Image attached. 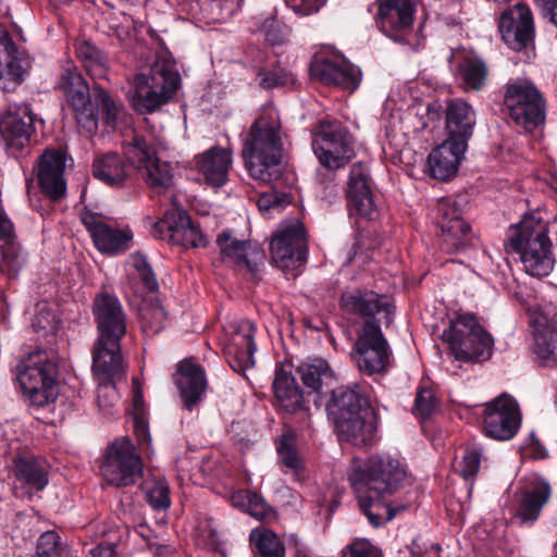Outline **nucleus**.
Listing matches in <instances>:
<instances>
[{
	"instance_id": "43",
	"label": "nucleus",
	"mask_w": 557,
	"mask_h": 557,
	"mask_svg": "<svg viewBox=\"0 0 557 557\" xmlns=\"http://www.w3.org/2000/svg\"><path fill=\"white\" fill-rule=\"evenodd\" d=\"M459 73L466 89L480 90L487 78V67L479 58H466L459 65Z\"/></svg>"
},
{
	"instance_id": "12",
	"label": "nucleus",
	"mask_w": 557,
	"mask_h": 557,
	"mask_svg": "<svg viewBox=\"0 0 557 557\" xmlns=\"http://www.w3.org/2000/svg\"><path fill=\"white\" fill-rule=\"evenodd\" d=\"M58 87L72 109L77 124L88 134L96 132L98 127L97 109L81 72L75 66L64 69Z\"/></svg>"
},
{
	"instance_id": "25",
	"label": "nucleus",
	"mask_w": 557,
	"mask_h": 557,
	"mask_svg": "<svg viewBox=\"0 0 557 557\" xmlns=\"http://www.w3.org/2000/svg\"><path fill=\"white\" fill-rule=\"evenodd\" d=\"M34 116L27 104H11L2 116L0 131L9 149L21 150L33 133Z\"/></svg>"
},
{
	"instance_id": "13",
	"label": "nucleus",
	"mask_w": 557,
	"mask_h": 557,
	"mask_svg": "<svg viewBox=\"0 0 557 557\" xmlns=\"http://www.w3.org/2000/svg\"><path fill=\"white\" fill-rule=\"evenodd\" d=\"M106 481L117 487L135 484L143 475V462L129 438L115 441L101 465Z\"/></svg>"
},
{
	"instance_id": "23",
	"label": "nucleus",
	"mask_w": 557,
	"mask_h": 557,
	"mask_svg": "<svg viewBox=\"0 0 557 557\" xmlns=\"http://www.w3.org/2000/svg\"><path fill=\"white\" fill-rule=\"evenodd\" d=\"M92 311L98 337L123 338L126 334V313L116 296L108 293L98 295Z\"/></svg>"
},
{
	"instance_id": "46",
	"label": "nucleus",
	"mask_w": 557,
	"mask_h": 557,
	"mask_svg": "<svg viewBox=\"0 0 557 557\" xmlns=\"http://www.w3.org/2000/svg\"><path fill=\"white\" fill-rule=\"evenodd\" d=\"M146 498L152 508L158 510L168 509L171 506V498L166 480L162 476H158L147 481Z\"/></svg>"
},
{
	"instance_id": "54",
	"label": "nucleus",
	"mask_w": 557,
	"mask_h": 557,
	"mask_svg": "<svg viewBox=\"0 0 557 557\" xmlns=\"http://www.w3.org/2000/svg\"><path fill=\"white\" fill-rule=\"evenodd\" d=\"M61 550L59 535L54 531H48L38 540L36 557H61Z\"/></svg>"
},
{
	"instance_id": "53",
	"label": "nucleus",
	"mask_w": 557,
	"mask_h": 557,
	"mask_svg": "<svg viewBox=\"0 0 557 557\" xmlns=\"http://www.w3.org/2000/svg\"><path fill=\"white\" fill-rule=\"evenodd\" d=\"M436 406L437 398L433 389L428 387L418 389L412 409L414 416L422 419L428 418L435 410Z\"/></svg>"
},
{
	"instance_id": "33",
	"label": "nucleus",
	"mask_w": 557,
	"mask_h": 557,
	"mask_svg": "<svg viewBox=\"0 0 557 557\" xmlns=\"http://www.w3.org/2000/svg\"><path fill=\"white\" fill-rule=\"evenodd\" d=\"M476 123L473 108L461 99L453 100L446 108L447 139L468 147Z\"/></svg>"
},
{
	"instance_id": "48",
	"label": "nucleus",
	"mask_w": 557,
	"mask_h": 557,
	"mask_svg": "<svg viewBox=\"0 0 557 557\" xmlns=\"http://www.w3.org/2000/svg\"><path fill=\"white\" fill-rule=\"evenodd\" d=\"M92 101L97 111H102L107 125L114 127L122 110V104L115 102L101 86L92 88Z\"/></svg>"
},
{
	"instance_id": "58",
	"label": "nucleus",
	"mask_w": 557,
	"mask_h": 557,
	"mask_svg": "<svg viewBox=\"0 0 557 557\" xmlns=\"http://www.w3.org/2000/svg\"><path fill=\"white\" fill-rule=\"evenodd\" d=\"M288 202L289 199L286 195L269 191L260 195L257 206L261 212L281 211Z\"/></svg>"
},
{
	"instance_id": "14",
	"label": "nucleus",
	"mask_w": 557,
	"mask_h": 557,
	"mask_svg": "<svg viewBox=\"0 0 557 557\" xmlns=\"http://www.w3.org/2000/svg\"><path fill=\"white\" fill-rule=\"evenodd\" d=\"M79 218L100 252L116 256L133 246L134 233L128 226H115L107 216L88 208L81 211Z\"/></svg>"
},
{
	"instance_id": "5",
	"label": "nucleus",
	"mask_w": 557,
	"mask_h": 557,
	"mask_svg": "<svg viewBox=\"0 0 557 557\" xmlns=\"http://www.w3.org/2000/svg\"><path fill=\"white\" fill-rule=\"evenodd\" d=\"M181 86L175 63L158 58L147 71L137 73L132 81L131 102L141 113H151L168 103Z\"/></svg>"
},
{
	"instance_id": "55",
	"label": "nucleus",
	"mask_w": 557,
	"mask_h": 557,
	"mask_svg": "<svg viewBox=\"0 0 557 557\" xmlns=\"http://www.w3.org/2000/svg\"><path fill=\"white\" fill-rule=\"evenodd\" d=\"M481 456L482 451L478 447H469L465 450L460 465V473L465 479L473 478L478 473Z\"/></svg>"
},
{
	"instance_id": "30",
	"label": "nucleus",
	"mask_w": 557,
	"mask_h": 557,
	"mask_svg": "<svg viewBox=\"0 0 557 557\" xmlns=\"http://www.w3.org/2000/svg\"><path fill=\"white\" fill-rule=\"evenodd\" d=\"M195 164L205 182L219 188L227 182L228 171L232 166V152L226 148L212 147L196 156Z\"/></svg>"
},
{
	"instance_id": "11",
	"label": "nucleus",
	"mask_w": 557,
	"mask_h": 557,
	"mask_svg": "<svg viewBox=\"0 0 557 557\" xmlns=\"http://www.w3.org/2000/svg\"><path fill=\"white\" fill-rule=\"evenodd\" d=\"M433 218L440 228V247L447 253H457L472 245L470 225L462 219L453 198H441L433 208Z\"/></svg>"
},
{
	"instance_id": "47",
	"label": "nucleus",
	"mask_w": 557,
	"mask_h": 557,
	"mask_svg": "<svg viewBox=\"0 0 557 557\" xmlns=\"http://www.w3.org/2000/svg\"><path fill=\"white\" fill-rule=\"evenodd\" d=\"M257 79L263 89L290 86L296 82L295 75L281 66L258 70Z\"/></svg>"
},
{
	"instance_id": "22",
	"label": "nucleus",
	"mask_w": 557,
	"mask_h": 557,
	"mask_svg": "<svg viewBox=\"0 0 557 557\" xmlns=\"http://www.w3.org/2000/svg\"><path fill=\"white\" fill-rule=\"evenodd\" d=\"M65 153L59 149H46L38 158L35 173L42 193L55 201L66 191Z\"/></svg>"
},
{
	"instance_id": "1",
	"label": "nucleus",
	"mask_w": 557,
	"mask_h": 557,
	"mask_svg": "<svg viewBox=\"0 0 557 557\" xmlns=\"http://www.w3.org/2000/svg\"><path fill=\"white\" fill-rule=\"evenodd\" d=\"M404 465L389 454H375L356 461L348 480L359 507L369 522L380 527L395 517L386 497L395 493L406 478Z\"/></svg>"
},
{
	"instance_id": "16",
	"label": "nucleus",
	"mask_w": 557,
	"mask_h": 557,
	"mask_svg": "<svg viewBox=\"0 0 557 557\" xmlns=\"http://www.w3.org/2000/svg\"><path fill=\"white\" fill-rule=\"evenodd\" d=\"M355 359L358 368L367 374L381 373L389 363V347L381 326L368 321L358 334L355 344Z\"/></svg>"
},
{
	"instance_id": "17",
	"label": "nucleus",
	"mask_w": 557,
	"mask_h": 557,
	"mask_svg": "<svg viewBox=\"0 0 557 557\" xmlns=\"http://www.w3.org/2000/svg\"><path fill=\"white\" fill-rule=\"evenodd\" d=\"M377 28L395 42H405L412 34L416 5L413 0H375Z\"/></svg>"
},
{
	"instance_id": "56",
	"label": "nucleus",
	"mask_w": 557,
	"mask_h": 557,
	"mask_svg": "<svg viewBox=\"0 0 557 557\" xmlns=\"http://www.w3.org/2000/svg\"><path fill=\"white\" fill-rule=\"evenodd\" d=\"M343 557H382V555L368 540L358 539L345 547Z\"/></svg>"
},
{
	"instance_id": "19",
	"label": "nucleus",
	"mask_w": 557,
	"mask_h": 557,
	"mask_svg": "<svg viewBox=\"0 0 557 557\" xmlns=\"http://www.w3.org/2000/svg\"><path fill=\"white\" fill-rule=\"evenodd\" d=\"M482 416L484 433L493 440L508 441L520 428L518 404L508 394H502L486 403Z\"/></svg>"
},
{
	"instance_id": "36",
	"label": "nucleus",
	"mask_w": 557,
	"mask_h": 557,
	"mask_svg": "<svg viewBox=\"0 0 557 557\" xmlns=\"http://www.w3.org/2000/svg\"><path fill=\"white\" fill-rule=\"evenodd\" d=\"M550 496V486L546 481H537L532 487L520 493L517 517L522 522L535 521L540 517L543 506Z\"/></svg>"
},
{
	"instance_id": "9",
	"label": "nucleus",
	"mask_w": 557,
	"mask_h": 557,
	"mask_svg": "<svg viewBox=\"0 0 557 557\" xmlns=\"http://www.w3.org/2000/svg\"><path fill=\"white\" fill-rule=\"evenodd\" d=\"M504 104L510 119L528 132L544 123V98L535 85L528 79H516L507 84Z\"/></svg>"
},
{
	"instance_id": "7",
	"label": "nucleus",
	"mask_w": 557,
	"mask_h": 557,
	"mask_svg": "<svg viewBox=\"0 0 557 557\" xmlns=\"http://www.w3.org/2000/svg\"><path fill=\"white\" fill-rule=\"evenodd\" d=\"M443 337L458 360L481 361L492 356L493 338L472 314H459Z\"/></svg>"
},
{
	"instance_id": "64",
	"label": "nucleus",
	"mask_w": 557,
	"mask_h": 557,
	"mask_svg": "<svg viewBox=\"0 0 557 557\" xmlns=\"http://www.w3.org/2000/svg\"><path fill=\"white\" fill-rule=\"evenodd\" d=\"M89 557H117L113 544H99L89 552Z\"/></svg>"
},
{
	"instance_id": "59",
	"label": "nucleus",
	"mask_w": 557,
	"mask_h": 557,
	"mask_svg": "<svg viewBox=\"0 0 557 557\" xmlns=\"http://www.w3.org/2000/svg\"><path fill=\"white\" fill-rule=\"evenodd\" d=\"M327 0H285L286 5L297 15L308 16L320 11Z\"/></svg>"
},
{
	"instance_id": "50",
	"label": "nucleus",
	"mask_w": 557,
	"mask_h": 557,
	"mask_svg": "<svg viewBox=\"0 0 557 557\" xmlns=\"http://www.w3.org/2000/svg\"><path fill=\"white\" fill-rule=\"evenodd\" d=\"M535 354L547 364L557 363V331L535 334Z\"/></svg>"
},
{
	"instance_id": "8",
	"label": "nucleus",
	"mask_w": 557,
	"mask_h": 557,
	"mask_svg": "<svg viewBox=\"0 0 557 557\" xmlns=\"http://www.w3.org/2000/svg\"><path fill=\"white\" fill-rule=\"evenodd\" d=\"M311 145L320 164L330 170L345 166L355 157L354 138L338 121H321Z\"/></svg>"
},
{
	"instance_id": "38",
	"label": "nucleus",
	"mask_w": 557,
	"mask_h": 557,
	"mask_svg": "<svg viewBox=\"0 0 557 557\" xmlns=\"http://www.w3.org/2000/svg\"><path fill=\"white\" fill-rule=\"evenodd\" d=\"M297 372L304 384L313 392L320 393L336 381V374L326 360L313 358L298 366Z\"/></svg>"
},
{
	"instance_id": "24",
	"label": "nucleus",
	"mask_w": 557,
	"mask_h": 557,
	"mask_svg": "<svg viewBox=\"0 0 557 557\" xmlns=\"http://www.w3.org/2000/svg\"><path fill=\"white\" fill-rule=\"evenodd\" d=\"M347 196L351 213H356L369 220L374 218L376 207L372 195V181L367 164L357 162L351 166Z\"/></svg>"
},
{
	"instance_id": "29",
	"label": "nucleus",
	"mask_w": 557,
	"mask_h": 557,
	"mask_svg": "<svg viewBox=\"0 0 557 557\" xmlns=\"http://www.w3.org/2000/svg\"><path fill=\"white\" fill-rule=\"evenodd\" d=\"M121 339L98 337L92 348V371L99 379H113L124 373Z\"/></svg>"
},
{
	"instance_id": "15",
	"label": "nucleus",
	"mask_w": 557,
	"mask_h": 557,
	"mask_svg": "<svg viewBox=\"0 0 557 557\" xmlns=\"http://www.w3.org/2000/svg\"><path fill=\"white\" fill-rule=\"evenodd\" d=\"M256 326L248 320H234L224 326V351L231 368L239 373L255 366Z\"/></svg>"
},
{
	"instance_id": "40",
	"label": "nucleus",
	"mask_w": 557,
	"mask_h": 557,
	"mask_svg": "<svg viewBox=\"0 0 557 557\" xmlns=\"http://www.w3.org/2000/svg\"><path fill=\"white\" fill-rule=\"evenodd\" d=\"M256 557H284L285 549L276 534L270 530L256 528L250 533Z\"/></svg>"
},
{
	"instance_id": "49",
	"label": "nucleus",
	"mask_w": 557,
	"mask_h": 557,
	"mask_svg": "<svg viewBox=\"0 0 557 557\" xmlns=\"http://www.w3.org/2000/svg\"><path fill=\"white\" fill-rule=\"evenodd\" d=\"M127 264L135 270L148 290L154 292L158 289L159 285L156 274L143 253H132L128 258Z\"/></svg>"
},
{
	"instance_id": "18",
	"label": "nucleus",
	"mask_w": 557,
	"mask_h": 557,
	"mask_svg": "<svg viewBox=\"0 0 557 557\" xmlns=\"http://www.w3.org/2000/svg\"><path fill=\"white\" fill-rule=\"evenodd\" d=\"M307 236L298 220L283 223L271 242L272 259L278 268H299L307 259Z\"/></svg>"
},
{
	"instance_id": "57",
	"label": "nucleus",
	"mask_w": 557,
	"mask_h": 557,
	"mask_svg": "<svg viewBox=\"0 0 557 557\" xmlns=\"http://www.w3.org/2000/svg\"><path fill=\"white\" fill-rule=\"evenodd\" d=\"M13 62H21V60L16 57V48L7 29L0 25V66Z\"/></svg>"
},
{
	"instance_id": "61",
	"label": "nucleus",
	"mask_w": 557,
	"mask_h": 557,
	"mask_svg": "<svg viewBox=\"0 0 557 557\" xmlns=\"http://www.w3.org/2000/svg\"><path fill=\"white\" fill-rule=\"evenodd\" d=\"M134 421V432L137 438L138 444L148 446L150 445V432L148 428V422L145 416L137 414L133 418Z\"/></svg>"
},
{
	"instance_id": "60",
	"label": "nucleus",
	"mask_w": 557,
	"mask_h": 557,
	"mask_svg": "<svg viewBox=\"0 0 557 557\" xmlns=\"http://www.w3.org/2000/svg\"><path fill=\"white\" fill-rule=\"evenodd\" d=\"M83 64L88 74L94 78L106 77L108 71L107 58L99 49L90 55V59L84 61Z\"/></svg>"
},
{
	"instance_id": "37",
	"label": "nucleus",
	"mask_w": 557,
	"mask_h": 557,
	"mask_svg": "<svg viewBox=\"0 0 557 557\" xmlns=\"http://www.w3.org/2000/svg\"><path fill=\"white\" fill-rule=\"evenodd\" d=\"M94 176L112 187L122 186L129 177V166L116 153H106L94 161Z\"/></svg>"
},
{
	"instance_id": "35",
	"label": "nucleus",
	"mask_w": 557,
	"mask_h": 557,
	"mask_svg": "<svg viewBox=\"0 0 557 557\" xmlns=\"http://www.w3.org/2000/svg\"><path fill=\"white\" fill-rule=\"evenodd\" d=\"M14 472L16 481L21 487L26 488V493L42 491L49 482L48 466L44 460L18 457L14 460Z\"/></svg>"
},
{
	"instance_id": "21",
	"label": "nucleus",
	"mask_w": 557,
	"mask_h": 557,
	"mask_svg": "<svg viewBox=\"0 0 557 557\" xmlns=\"http://www.w3.org/2000/svg\"><path fill=\"white\" fill-rule=\"evenodd\" d=\"M498 29L506 45L516 51H520L533 40L534 23L530 8L517 2L506 9L498 22Z\"/></svg>"
},
{
	"instance_id": "62",
	"label": "nucleus",
	"mask_w": 557,
	"mask_h": 557,
	"mask_svg": "<svg viewBox=\"0 0 557 557\" xmlns=\"http://www.w3.org/2000/svg\"><path fill=\"white\" fill-rule=\"evenodd\" d=\"M97 50L98 48L85 39H79L75 44L76 55L82 62L90 59V55L96 53Z\"/></svg>"
},
{
	"instance_id": "41",
	"label": "nucleus",
	"mask_w": 557,
	"mask_h": 557,
	"mask_svg": "<svg viewBox=\"0 0 557 557\" xmlns=\"http://www.w3.org/2000/svg\"><path fill=\"white\" fill-rule=\"evenodd\" d=\"M277 455L280 463L286 468V473L289 472L298 478L304 469V462L296 449V440L292 432L282 435L277 445Z\"/></svg>"
},
{
	"instance_id": "34",
	"label": "nucleus",
	"mask_w": 557,
	"mask_h": 557,
	"mask_svg": "<svg viewBox=\"0 0 557 557\" xmlns=\"http://www.w3.org/2000/svg\"><path fill=\"white\" fill-rule=\"evenodd\" d=\"M273 392L277 405L286 412L305 410L302 392L289 371L277 369L273 381Z\"/></svg>"
},
{
	"instance_id": "44",
	"label": "nucleus",
	"mask_w": 557,
	"mask_h": 557,
	"mask_svg": "<svg viewBox=\"0 0 557 557\" xmlns=\"http://www.w3.org/2000/svg\"><path fill=\"white\" fill-rule=\"evenodd\" d=\"M141 330L147 336L159 333L166 320V312L157 300L147 301L139 310Z\"/></svg>"
},
{
	"instance_id": "2",
	"label": "nucleus",
	"mask_w": 557,
	"mask_h": 557,
	"mask_svg": "<svg viewBox=\"0 0 557 557\" xmlns=\"http://www.w3.org/2000/svg\"><path fill=\"white\" fill-rule=\"evenodd\" d=\"M282 151L278 112L274 107L267 106L244 140L243 157L250 176L263 183L276 180Z\"/></svg>"
},
{
	"instance_id": "3",
	"label": "nucleus",
	"mask_w": 557,
	"mask_h": 557,
	"mask_svg": "<svg viewBox=\"0 0 557 557\" xmlns=\"http://www.w3.org/2000/svg\"><path fill=\"white\" fill-rule=\"evenodd\" d=\"M329 410L335 423V431L342 441L354 446H362L374 440L375 414L361 386L335 389Z\"/></svg>"
},
{
	"instance_id": "31",
	"label": "nucleus",
	"mask_w": 557,
	"mask_h": 557,
	"mask_svg": "<svg viewBox=\"0 0 557 557\" xmlns=\"http://www.w3.org/2000/svg\"><path fill=\"white\" fill-rule=\"evenodd\" d=\"M181 398L186 409L191 410L198 404L207 387L205 371L190 360H183L174 375Z\"/></svg>"
},
{
	"instance_id": "63",
	"label": "nucleus",
	"mask_w": 557,
	"mask_h": 557,
	"mask_svg": "<svg viewBox=\"0 0 557 557\" xmlns=\"http://www.w3.org/2000/svg\"><path fill=\"white\" fill-rule=\"evenodd\" d=\"M549 21L557 26V0H535Z\"/></svg>"
},
{
	"instance_id": "26",
	"label": "nucleus",
	"mask_w": 557,
	"mask_h": 557,
	"mask_svg": "<svg viewBox=\"0 0 557 557\" xmlns=\"http://www.w3.org/2000/svg\"><path fill=\"white\" fill-rule=\"evenodd\" d=\"M158 226L161 231H165L164 239L173 245L198 248L206 247L208 244L207 237L183 210H173L168 213Z\"/></svg>"
},
{
	"instance_id": "4",
	"label": "nucleus",
	"mask_w": 557,
	"mask_h": 557,
	"mask_svg": "<svg viewBox=\"0 0 557 557\" xmlns=\"http://www.w3.org/2000/svg\"><path fill=\"white\" fill-rule=\"evenodd\" d=\"M509 247L518 253L528 274L542 277L554 268L548 224L537 213L525 214L509 234Z\"/></svg>"
},
{
	"instance_id": "27",
	"label": "nucleus",
	"mask_w": 557,
	"mask_h": 557,
	"mask_svg": "<svg viewBox=\"0 0 557 557\" xmlns=\"http://www.w3.org/2000/svg\"><path fill=\"white\" fill-rule=\"evenodd\" d=\"M216 243L225 261L233 263L239 270L246 269L251 274L258 271L259 264L264 259L263 251L256 243L238 240L227 232L220 234Z\"/></svg>"
},
{
	"instance_id": "42",
	"label": "nucleus",
	"mask_w": 557,
	"mask_h": 557,
	"mask_svg": "<svg viewBox=\"0 0 557 557\" xmlns=\"http://www.w3.org/2000/svg\"><path fill=\"white\" fill-rule=\"evenodd\" d=\"M232 502L256 519L264 520L273 516L270 505L255 492H237L232 496Z\"/></svg>"
},
{
	"instance_id": "10",
	"label": "nucleus",
	"mask_w": 557,
	"mask_h": 557,
	"mask_svg": "<svg viewBox=\"0 0 557 557\" xmlns=\"http://www.w3.org/2000/svg\"><path fill=\"white\" fill-rule=\"evenodd\" d=\"M127 162L140 171L147 185L157 194H163L174 185V169L156 157L143 137L133 135L123 144Z\"/></svg>"
},
{
	"instance_id": "20",
	"label": "nucleus",
	"mask_w": 557,
	"mask_h": 557,
	"mask_svg": "<svg viewBox=\"0 0 557 557\" xmlns=\"http://www.w3.org/2000/svg\"><path fill=\"white\" fill-rule=\"evenodd\" d=\"M341 306L345 312L363 319V324L371 321L379 326L381 324L388 326L394 317L392 300L372 290L346 292L341 297Z\"/></svg>"
},
{
	"instance_id": "52",
	"label": "nucleus",
	"mask_w": 557,
	"mask_h": 557,
	"mask_svg": "<svg viewBox=\"0 0 557 557\" xmlns=\"http://www.w3.org/2000/svg\"><path fill=\"white\" fill-rule=\"evenodd\" d=\"M24 72L22 62L0 66V89L3 91L15 90L23 82Z\"/></svg>"
},
{
	"instance_id": "45",
	"label": "nucleus",
	"mask_w": 557,
	"mask_h": 557,
	"mask_svg": "<svg viewBox=\"0 0 557 557\" xmlns=\"http://www.w3.org/2000/svg\"><path fill=\"white\" fill-rule=\"evenodd\" d=\"M58 323L54 311L46 301L36 305L32 320V329L35 333L42 337L53 336L57 332Z\"/></svg>"
},
{
	"instance_id": "6",
	"label": "nucleus",
	"mask_w": 557,
	"mask_h": 557,
	"mask_svg": "<svg viewBox=\"0 0 557 557\" xmlns=\"http://www.w3.org/2000/svg\"><path fill=\"white\" fill-rule=\"evenodd\" d=\"M57 374L58 364L52 351L38 349L17 364V381L23 394L37 407L57 399Z\"/></svg>"
},
{
	"instance_id": "39",
	"label": "nucleus",
	"mask_w": 557,
	"mask_h": 557,
	"mask_svg": "<svg viewBox=\"0 0 557 557\" xmlns=\"http://www.w3.org/2000/svg\"><path fill=\"white\" fill-rule=\"evenodd\" d=\"M1 249L0 271L9 277L16 276L27 262L26 251L15 242V236L4 242Z\"/></svg>"
},
{
	"instance_id": "32",
	"label": "nucleus",
	"mask_w": 557,
	"mask_h": 557,
	"mask_svg": "<svg viewBox=\"0 0 557 557\" xmlns=\"http://www.w3.org/2000/svg\"><path fill=\"white\" fill-rule=\"evenodd\" d=\"M467 148L449 139L435 147L428 157V168L431 176L442 181L454 176Z\"/></svg>"
},
{
	"instance_id": "51",
	"label": "nucleus",
	"mask_w": 557,
	"mask_h": 557,
	"mask_svg": "<svg viewBox=\"0 0 557 557\" xmlns=\"http://www.w3.org/2000/svg\"><path fill=\"white\" fill-rule=\"evenodd\" d=\"M97 388L99 409L107 416L113 414L114 407L120 400L119 392L112 379H101Z\"/></svg>"
},
{
	"instance_id": "28",
	"label": "nucleus",
	"mask_w": 557,
	"mask_h": 557,
	"mask_svg": "<svg viewBox=\"0 0 557 557\" xmlns=\"http://www.w3.org/2000/svg\"><path fill=\"white\" fill-rule=\"evenodd\" d=\"M310 70L312 76L323 84L336 85L343 89L355 90L361 81L360 70L346 60L315 59Z\"/></svg>"
}]
</instances>
